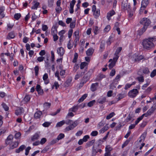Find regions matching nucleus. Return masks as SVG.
Returning a JSON list of instances; mask_svg holds the SVG:
<instances>
[{
    "mask_svg": "<svg viewBox=\"0 0 156 156\" xmlns=\"http://www.w3.org/2000/svg\"><path fill=\"white\" fill-rule=\"evenodd\" d=\"M90 71H89L83 77V79H85L86 81H87L89 79L90 75Z\"/></svg>",
    "mask_w": 156,
    "mask_h": 156,
    "instance_id": "obj_30",
    "label": "nucleus"
},
{
    "mask_svg": "<svg viewBox=\"0 0 156 156\" xmlns=\"http://www.w3.org/2000/svg\"><path fill=\"white\" fill-rule=\"evenodd\" d=\"M142 71L143 73L145 74H147L150 72L148 69L147 67L144 68Z\"/></svg>",
    "mask_w": 156,
    "mask_h": 156,
    "instance_id": "obj_42",
    "label": "nucleus"
},
{
    "mask_svg": "<svg viewBox=\"0 0 156 156\" xmlns=\"http://www.w3.org/2000/svg\"><path fill=\"white\" fill-rule=\"evenodd\" d=\"M39 68L38 66H36L34 68V70L35 71V75L37 76L38 73V71Z\"/></svg>",
    "mask_w": 156,
    "mask_h": 156,
    "instance_id": "obj_47",
    "label": "nucleus"
},
{
    "mask_svg": "<svg viewBox=\"0 0 156 156\" xmlns=\"http://www.w3.org/2000/svg\"><path fill=\"white\" fill-rule=\"evenodd\" d=\"M147 28L146 27H145L144 26V27L142 28L140 30V32H139V35H142L145 31Z\"/></svg>",
    "mask_w": 156,
    "mask_h": 156,
    "instance_id": "obj_34",
    "label": "nucleus"
},
{
    "mask_svg": "<svg viewBox=\"0 0 156 156\" xmlns=\"http://www.w3.org/2000/svg\"><path fill=\"white\" fill-rule=\"evenodd\" d=\"M31 149V147H28L25 149V154L26 155H27L28 154L30 150Z\"/></svg>",
    "mask_w": 156,
    "mask_h": 156,
    "instance_id": "obj_50",
    "label": "nucleus"
},
{
    "mask_svg": "<svg viewBox=\"0 0 156 156\" xmlns=\"http://www.w3.org/2000/svg\"><path fill=\"white\" fill-rule=\"evenodd\" d=\"M72 78H69L66 82V83L67 84V86H69L70 84L71 83L72 81Z\"/></svg>",
    "mask_w": 156,
    "mask_h": 156,
    "instance_id": "obj_45",
    "label": "nucleus"
},
{
    "mask_svg": "<svg viewBox=\"0 0 156 156\" xmlns=\"http://www.w3.org/2000/svg\"><path fill=\"white\" fill-rule=\"evenodd\" d=\"M115 73V69H112L109 75L110 76H114Z\"/></svg>",
    "mask_w": 156,
    "mask_h": 156,
    "instance_id": "obj_63",
    "label": "nucleus"
},
{
    "mask_svg": "<svg viewBox=\"0 0 156 156\" xmlns=\"http://www.w3.org/2000/svg\"><path fill=\"white\" fill-rule=\"evenodd\" d=\"M57 33V28L55 27H52L51 30V34L52 35L56 34Z\"/></svg>",
    "mask_w": 156,
    "mask_h": 156,
    "instance_id": "obj_32",
    "label": "nucleus"
},
{
    "mask_svg": "<svg viewBox=\"0 0 156 156\" xmlns=\"http://www.w3.org/2000/svg\"><path fill=\"white\" fill-rule=\"evenodd\" d=\"M141 24H144V26L147 27L150 24L151 22L150 20L147 18H144L140 21Z\"/></svg>",
    "mask_w": 156,
    "mask_h": 156,
    "instance_id": "obj_6",
    "label": "nucleus"
},
{
    "mask_svg": "<svg viewBox=\"0 0 156 156\" xmlns=\"http://www.w3.org/2000/svg\"><path fill=\"white\" fill-rule=\"evenodd\" d=\"M65 123L67 125H70L66 127L65 130L68 131L73 129L78 124L77 120L73 122L72 120L69 119L65 121Z\"/></svg>",
    "mask_w": 156,
    "mask_h": 156,
    "instance_id": "obj_2",
    "label": "nucleus"
},
{
    "mask_svg": "<svg viewBox=\"0 0 156 156\" xmlns=\"http://www.w3.org/2000/svg\"><path fill=\"white\" fill-rule=\"evenodd\" d=\"M98 85V83H93L91 86V90L92 91H95L97 89V87Z\"/></svg>",
    "mask_w": 156,
    "mask_h": 156,
    "instance_id": "obj_20",
    "label": "nucleus"
},
{
    "mask_svg": "<svg viewBox=\"0 0 156 156\" xmlns=\"http://www.w3.org/2000/svg\"><path fill=\"white\" fill-rule=\"evenodd\" d=\"M100 11L99 9H97L96 11L93 12V15L95 18L97 19L100 15Z\"/></svg>",
    "mask_w": 156,
    "mask_h": 156,
    "instance_id": "obj_26",
    "label": "nucleus"
},
{
    "mask_svg": "<svg viewBox=\"0 0 156 156\" xmlns=\"http://www.w3.org/2000/svg\"><path fill=\"white\" fill-rule=\"evenodd\" d=\"M144 58V57L142 55H140L137 56L136 58H135V61H138Z\"/></svg>",
    "mask_w": 156,
    "mask_h": 156,
    "instance_id": "obj_37",
    "label": "nucleus"
},
{
    "mask_svg": "<svg viewBox=\"0 0 156 156\" xmlns=\"http://www.w3.org/2000/svg\"><path fill=\"white\" fill-rule=\"evenodd\" d=\"M42 114L41 111H39L36 112L34 115V117L36 119H39Z\"/></svg>",
    "mask_w": 156,
    "mask_h": 156,
    "instance_id": "obj_24",
    "label": "nucleus"
},
{
    "mask_svg": "<svg viewBox=\"0 0 156 156\" xmlns=\"http://www.w3.org/2000/svg\"><path fill=\"white\" fill-rule=\"evenodd\" d=\"M51 105V103L46 102L44 104L43 106L45 109H47L49 108H50Z\"/></svg>",
    "mask_w": 156,
    "mask_h": 156,
    "instance_id": "obj_35",
    "label": "nucleus"
},
{
    "mask_svg": "<svg viewBox=\"0 0 156 156\" xmlns=\"http://www.w3.org/2000/svg\"><path fill=\"white\" fill-rule=\"evenodd\" d=\"M115 12L113 10L109 11L107 14V18L108 20H111V17L115 14Z\"/></svg>",
    "mask_w": 156,
    "mask_h": 156,
    "instance_id": "obj_11",
    "label": "nucleus"
},
{
    "mask_svg": "<svg viewBox=\"0 0 156 156\" xmlns=\"http://www.w3.org/2000/svg\"><path fill=\"white\" fill-rule=\"evenodd\" d=\"M90 138V136L88 135H86L83 138V140L84 141V142H86L87 141V140Z\"/></svg>",
    "mask_w": 156,
    "mask_h": 156,
    "instance_id": "obj_54",
    "label": "nucleus"
},
{
    "mask_svg": "<svg viewBox=\"0 0 156 156\" xmlns=\"http://www.w3.org/2000/svg\"><path fill=\"white\" fill-rule=\"evenodd\" d=\"M62 9L60 6H58V7H56L55 8L56 11L57 13H59L60 11L62 10Z\"/></svg>",
    "mask_w": 156,
    "mask_h": 156,
    "instance_id": "obj_62",
    "label": "nucleus"
},
{
    "mask_svg": "<svg viewBox=\"0 0 156 156\" xmlns=\"http://www.w3.org/2000/svg\"><path fill=\"white\" fill-rule=\"evenodd\" d=\"M46 141L47 140L46 138H43L42 139H41V141L40 142V144H43L45 143Z\"/></svg>",
    "mask_w": 156,
    "mask_h": 156,
    "instance_id": "obj_61",
    "label": "nucleus"
},
{
    "mask_svg": "<svg viewBox=\"0 0 156 156\" xmlns=\"http://www.w3.org/2000/svg\"><path fill=\"white\" fill-rule=\"evenodd\" d=\"M76 2V1L75 0H72L70 3V7H73Z\"/></svg>",
    "mask_w": 156,
    "mask_h": 156,
    "instance_id": "obj_64",
    "label": "nucleus"
},
{
    "mask_svg": "<svg viewBox=\"0 0 156 156\" xmlns=\"http://www.w3.org/2000/svg\"><path fill=\"white\" fill-rule=\"evenodd\" d=\"M147 4L145 3V1H143L141 3V10L144 9L146 7Z\"/></svg>",
    "mask_w": 156,
    "mask_h": 156,
    "instance_id": "obj_36",
    "label": "nucleus"
},
{
    "mask_svg": "<svg viewBox=\"0 0 156 156\" xmlns=\"http://www.w3.org/2000/svg\"><path fill=\"white\" fill-rule=\"evenodd\" d=\"M57 51L58 54L61 56H63L65 50L63 48L61 47L57 48Z\"/></svg>",
    "mask_w": 156,
    "mask_h": 156,
    "instance_id": "obj_13",
    "label": "nucleus"
},
{
    "mask_svg": "<svg viewBox=\"0 0 156 156\" xmlns=\"http://www.w3.org/2000/svg\"><path fill=\"white\" fill-rule=\"evenodd\" d=\"M132 117L130 115V114H129L128 116L126 118L125 121L126 122H128L129 121L132 120Z\"/></svg>",
    "mask_w": 156,
    "mask_h": 156,
    "instance_id": "obj_46",
    "label": "nucleus"
},
{
    "mask_svg": "<svg viewBox=\"0 0 156 156\" xmlns=\"http://www.w3.org/2000/svg\"><path fill=\"white\" fill-rule=\"evenodd\" d=\"M33 2L34 3V4L33 6L31 7V9H37L38 6L40 4V3L39 2H37L35 1H34Z\"/></svg>",
    "mask_w": 156,
    "mask_h": 156,
    "instance_id": "obj_28",
    "label": "nucleus"
},
{
    "mask_svg": "<svg viewBox=\"0 0 156 156\" xmlns=\"http://www.w3.org/2000/svg\"><path fill=\"white\" fill-rule=\"evenodd\" d=\"M141 72L138 71L137 72L138 75H140V76L137 77L136 79L140 82H143L144 81V79L143 76L140 74Z\"/></svg>",
    "mask_w": 156,
    "mask_h": 156,
    "instance_id": "obj_14",
    "label": "nucleus"
},
{
    "mask_svg": "<svg viewBox=\"0 0 156 156\" xmlns=\"http://www.w3.org/2000/svg\"><path fill=\"white\" fill-rule=\"evenodd\" d=\"M105 76L102 74H100L99 75V77L97 78L98 80H101L102 78L105 77Z\"/></svg>",
    "mask_w": 156,
    "mask_h": 156,
    "instance_id": "obj_55",
    "label": "nucleus"
},
{
    "mask_svg": "<svg viewBox=\"0 0 156 156\" xmlns=\"http://www.w3.org/2000/svg\"><path fill=\"white\" fill-rule=\"evenodd\" d=\"M156 109V106L153 105L147 111L148 114L151 115Z\"/></svg>",
    "mask_w": 156,
    "mask_h": 156,
    "instance_id": "obj_17",
    "label": "nucleus"
},
{
    "mask_svg": "<svg viewBox=\"0 0 156 156\" xmlns=\"http://www.w3.org/2000/svg\"><path fill=\"white\" fill-rule=\"evenodd\" d=\"M73 32V30L72 29H71L69 30L68 33V37L69 38H70L71 37L72 34Z\"/></svg>",
    "mask_w": 156,
    "mask_h": 156,
    "instance_id": "obj_56",
    "label": "nucleus"
},
{
    "mask_svg": "<svg viewBox=\"0 0 156 156\" xmlns=\"http://www.w3.org/2000/svg\"><path fill=\"white\" fill-rule=\"evenodd\" d=\"M80 106L77 105L73 107L72 108H69V112H76L78 110Z\"/></svg>",
    "mask_w": 156,
    "mask_h": 156,
    "instance_id": "obj_23",
    "label": "nucleus"
},
{
    "mask_svg": "<svg viewBox=\"0 0 156 156\" xmlns=\"http://www.w3.org/2000/svg\"><path fill=\"white\" fill-rule=\"evenodd\" d=\"M84 73L85 72H79L78 71L77 73V74L75 76V80L78 79L80 77L83 76L84 75Z\"/></svg>",
    "mask_w": 156,
    "mask_h": 156,
    "instance_id": "obj_21",
    "label": "nucleus"
},
{
    "mask_svg": "<svg viewBox=\"0 0 156 156\" xmlns=\"http://www.w3.org/2000/svg\"><path fill=\"white\" fill-rule=\"evenodd\" d=\"M40 132L36 133L31 137V140L33 141L35 140L38 139L40 137Z\"/></svg>",
    "mask_w": 156,
    "mask_h": 156,
    "instance_id": "obj_12",
    "label": "nucleus"
},
{
    "mask_svg": "<svg viewBox=\"0 0 156 156\" xmlns=\"http://www.w3.org/2000/svg\"><path fill=\"white\" fill-rule=\"evenodd\" d=\"M156 39V37L154 36L144 39L142 42L143 48L147 50H150L153 48L154 45L153 42L155 41Z\"/></svg>",
    "mask_w": 156,
    "mask_h": 156,
    "instance_id": "obj_1",
    "label": "nucleus"
},
{
    "mask_svg": "<svg viewBox=\"0 0 156 156\" xmlns=\"http://www.w3.org/2000/svg\"><path fill=\"white\" fill-rule=\"evenodd\" d=\"M95 140L94 139L88 142L86 144V147L87 148L92 146L95 142Z\"/></svg>",
    "mask_w": 156,
    "mask_h": 156,
    "instance_id": "obj_25",
    "label": "nucleus"
},
{
    "mask_svg": "<svg viewBox=\"0 0 156 156\" xmlns=\"http://www.w3.org/2000/svg\"><path fill=\"white\" fill-rule=\"evenodd\" d=\"M51 122H45L42 124V126L44 127H48L51 124Z\"/></svg>",
    "mask_w": 156,
    "mask_h": 156,
    "instance_id": "obj_48",
    "label": "nucleus"
},
{
    "mask_svg": "<svg viewBox=\"0 0 156 156\" xmlns=\"http://www.w3.org/2000/svg\"><path fill=\"white\" fill-rule=\"evenodd\" d=\"M156 75V69L154 70L151 73L150 76L151 77H154Z\"/></svg>",
    "mask_w": 156,
    "mask_h": 156,
    "instance_id": "obj_52",
    "label": "nucleus"
},
{
    "mask_svg": "<svg viewBox=\"0 0 156 156\" xmlns=\"http://www.w3.org/2000/svg\"><path fill=\"white\" fill-rule=\"evenodd\" d=\"M21 16L20 13H16L14 15V18L16 20H18Z\"/></svg>",
    "mask_w": 156,
    "mask_h": 156,
    "instance_id": "obj_41",
    "label": "nucleus"
},
{
    "mask_svg": "<svg viewBox=\"0 0 156 156\" xmlns=\"http://www.w3.org/2000/svg\"><path fill=\"white\" fill-rule=\"evenodd\" d=\"M101 142H103V141L100 140L96 141L94 144L92 148V156H95L96 154V149L95 148L100 147V145L101 144Z\"/></svg>",
    "mask_w": 156,
    "mask_h": 156,
    "instance_id": "obj_3",
    "label": "nucleus"
},
{
    "mask_svg": "<svg viewBox=\"0 0 156 156\" xmlns=\"http://www.w3.org/2000/svg\"><path fill=\"white\" fill-rule=\"evenodd\" d=\"M122 49V48L121 47H119L116 50L114 54V57L117 58L118 59L119 58V54L120 52Z\"/></svg>",
    "mask_w": 156,
    "mask_h": 156,
    "instance_id": "obj_16",
    "label": "nucleus"
},
{
    "mask_svg": "<svg viewBox=\"0 0 156 156\" xmlns=\"http://www.w3.org/2000/svg\"><path fill=\"white\" fill-rule=\"evenodd\" d=\"M15 36L13 32L12 31L9 33L7 36L6 38L8 39H10L14 38Z\"/></svg>",
    "mask_w": 156,
    "mask_h": 156,
    "instance_id": "obj_19",
    "label": "nucleus"
},
{
    "mask_svg": "<svg viewBox=\"0 0 156 156\" xmlns=\"http://www.w3.org/2000/svg\"><path fill=\"white\" fill-rule=\"evenodd\" d=\"M54 0H48V6L52 7L54 3Z\"/></svg>",
    "mask_w": 156,
    "mask_h": 156,
    "instance_id": "obj_43",
    "label": "nucleus"
},
{
    "mask_svg": "<svg viewBox=\"0 0 156 156\" xmlns=\"http://www.w3.org/2000/svg\"><path fill=\"white\" fill-rule=\"evenodd\" d=\"M19 142L18 141H16L10 144L9 149H12L17 147L19 144Z\"/></svg>",
    "mask_w": 156,
    "mask_h": 156,
    "instance_id": "obj_10",
    "label": "nucleus"
},
{
    "mask_svg": "<svg viewBox=\"0 0 156 156\" xmlns=\"http://www.w3.org/2000/svg\"><path fill=\"white\" fill-rule=\"evenodd\" d=\"M115 115V114L114 112H111L107 116L106 118L107 119H109L113 117Z\"/></svg>",
    "mask_w": 156,
    "mask_h": 156,
    "instance_id": "obj_38",
    "label": "nucleus"
},
{
    "mask_svg": "<svg viewBox=\"0 0 156 156\" xmlns=\"http://www.w3.org/2000/svg\"><path fill=\"white\" fill-rule=\"evenodd\" d=\"M65 136V135L64 134L61 133L57 136V138L58 141L62 139Z\"/></svg>",
    "mask_w": 156,
    "mask_h": 156,
    "instance_id": "obj_40",
    "label": "nucleus"
},
{
    "mask_svg": "<svg viewBox=\"0 0 156 156\" xmlns=\"http://www.w3.org/2000/svg\"><path fill=\"white\" fill-rule=\"evenodd\" d=\"M26 147V146L24 145H21L20 147L16 150L15 152L16 153H19L20 151H23Z\"/></svg>",
    "mask_w": 156,
    "mask_h": 156,
    "instance_id": "obj_15",
    "label": "nucleus"
},
{
    "mask_svg": "<svg viewBox=\"0 0 156 156\" xmlns=\"http://www.w3.org/2000/svg\"><path fill=\"white\" fill-rule=\"evenodd\" d=\"M88 94H83L82 96L78 100V102L80 103L83 101L87 97Z\"/></svg>",
    "mask_w": 156,
    "mask_h": 156,
    "instance_id": "obj_27",
    "label": "nucleus"
},
{
    "mask_svg": "<svg viewBox=\"0 0 156 156\" xmlns=\"http://www.w3.org/2000/svg\"><path fill=\"white\" fill-rule=\"evenodd\" d=\"M111 29V27L110 25H108L104 29V31L106 32H108Z\"/></svg>",
    "mask_w": 156,
    "mask_h": 156,
    "instance_id": "obj_51",
    "label": "nucleus"
},
{
    "mask_svg": "<svg viewBox=\"0 0 156 156\" xmlns=\"http://www.w3.org/2000/svg\"><path fill=\"white\" fill-rule=\"evenodd\" d=\"M98 133L97 131H92L91 133V135L92 136H96L98 134Z\"/></svg>",
    "mask_w": 156,
    "mask_h": 156,
    "instance_id": "obj_58",
    "label": "nucleus"
},
{
    "mask_svg": "<svg viewBox=\"0 0 156 156\" xmlns=\"http://www.w3.org/2000/svg\"><path fill=\"white\" fill-rule=\"evenodd\" d=\"M65 123V120H62L58 122L56 126L57 127H60Z\"/></svg>",
    "mask_w": 156,
    "mask_h": 156,
    "instance_id": "obj_31",
    "label": "nucleus"
},
{
    "mask_svg": "<svg viewBox=\"0 0 156 156\" xmlns=\"http://www.w3.org/2000/svg\"><path fill=\"white\" fill-rule=\"evenodd\" d=\"M108 129V127L107 125H105L103 128L101 129L99 131V132L100 133H103L105 131H106Z\"/></svg>",
    "mask_w": 156,
    "mask_h": 156,
    "instance_id": "obj_29",
    "label": "nucleus"
},
{
    "mask_svg": "<svg viewBox=\"0 0 156 156\" xmlns=\"http://www.w3.org/2000/svg\"><path fill=\"white\" fill-rule=\"evenodd\" d=\"M118 59L117 58L114 57L113 60L112 59H110L109 60V62H111L109 65V68L110 69H111L115 66Z\"/></svg>",
    "mask_w": 156,
    "mask_h": 156,
    "instance_id": "obj_7",
    "label": "nucleus"
},
{
    "mask_svg": "<svg viewBox=\"0 0 156 156\" xmlns=\"http://www.w3.org/2000/svg\"><path fill=\"white\" fill-rule=\"evenodd\" d=\"M146 136V134L145 133L142 134L140 137V140H139V142L141 143V142L144 141Z\"/></svg>",
    "mask_w": 156,
    "mask_h": 156,
    "instance_id": "obj_33",
    "label": "nucleus"
},
{
    "mask_svg": "<svg viewBox=\"0 0 156 156\" xmlns=\"http://www.w3.org/2000/svg\"><path fill=\"white\" fill-rule=\"evenodd\" d=\"M100 104H103L106 102H107L106 98L105 97L101 96L98 99L97 101Z\"/></svg>",
    "mask_w": 156,
    "mask_h": 156,
    "instance_id": "obj_8",
    "label": "nucleus"
},
{
    "mask_svg": "<svg viewBox=\"0 0 156 156\" xmlns=\"http://www.w3.org/2000/svg\"><path fill=\"white\" fill-rule=\"evenodd\" d=\"M95 102V100H93L89 102L87 104V105L88 106L91 107L92 106Z\"/></svg>",
    "mask_w": 156,
    "mask_h": 156,
    "instance_id": "obj_44",
    "label": "nucleus"
},
{
    "mask_svg": "<svg viewBox=\"0 0 156 156\" xmlns=\"http://www.w3.org/2000/svg\"><path fill=\"white\" fill-rule=\"evenodd\" d=\"M60 111V109H58L57 110V111L56 112H54L53 113H52L50 114V115L52 116L55 115L59 113Z\"/></svg>",
    "mask_w": 156,
    "mask_h": 156,
    "instance_id": "obj_59",
    "label": "nucleus"
},
{
    "mask_svg": "<svg viewBox=\"0 0 156 156\" xmlns=\"http://www.w3.org/2000/svg\"><path fill=\"white\" fill-rule=\"evenodd\" d=\"M88 63L86 62H82L80 64V68L81 69H83L84 67L87 65Z\"/></svg>",
    "mask_w": 156,
    "mask_h": 156,
    "instance_id": "obj_39",
    "label": "nucleus"
},
{
    "mask_svg": "<svg viewBox=\"0 0 156 156\" xmlns=\"http://www.w3.org/2000/svg\"><path fill=\"white\" fill-rule=\"evenodd\" d=\"M127 2L126 1H123L122 3V8L124 10H126L129 12L131 10V9L129 4H128Z\"/></svg>",
    "mask_w": 156,
    "mask_h": 156,
    "instance_id": "obj_4",
    "label": "nucleus"
},
{
    "mask_svg": "<svg viewBox=\"0 0 156 156\" xmlns=\"http://www.w3.org/2000/svg\"><path fill=\"white\" fill-rule=\"evenodd\" d=\"M51 61L52 62H53L55 60V55L54 52L53 51H51Z\"/></svg>",
    "mask_w": 156,
    "mask_h": 156,
    "instance_id": "obj_60",
    "label": "nucleus"
},
{
    "mask_svg": "<svg viewBox=\"0 0 156 156\" xmlns=\"http://www.w3.org/2000/svg\"><path fill=\"white\" fill-rule=\"evenodd\" d=\"M94 51V50L92 48H90L88 49L86 51V53L87 56L91 55Z\"/></svg>",
    "mask_w": 156,
    "mask_h": 156,
    "instance_id": "obj_22",
    "label": "nucleus"
},
{
    "mask_svg": "<svg viewBox=\"0 0 156 156\" xmlns=\"http://www.w3.org/2000/svg\"><path fill=\"white\" fill-rule=\"evenodd\" d=\"M105 47V44L104 43H103L102 42L100 44V51L101 52H102L104 49Z\"/></svg>",
    "mask_w": 156,
    "mask_h": 156,
    "instance_id": "obj_53",
    "label": "nucleus"
},
{
    "mask_svg": "<svg viewBox=\"0 0 156 156\" xmlns=\"http://www.w3.org/2000/svg\"><path fill=\"white\" fill-rule=\"evenodd\" d=\"M2 105L5 111H7L9 110V107L5 103H2Z\"/></svg>",
    "mask_w": 156,
    "mask_h": 156,
    "instance_id": "obj_49",
    "label": "nucleus"
},
{
    "mask_svg": "<svg viewBox=\"0 0 156 156\" xmlns=\"http://www.w3.org/2000/svg\"><path fill=\"white\" fill-rule=\"evenodd\" d=\"M30 97L29 95H26L24 98V100L25 101L27 102L30 100Z\"/></svg>",
    "mask_w": 156,
    "mask_h": 156,
    "instance_id": "obj_57",
    "label": "nucleus"
},
{
    "mask_svg": "<svg viewBox=\"0 0 156 156\" xmlns=\"http://www.w3.org/2000/svg\"><path fill=\"white\" fill-rule=\"evenodd\" d=\"M36 89L39 94L42 95L44 93L43 90L41 89V87L40 85L37 84V85Z\"/></svg>",
    "mask_w": 156,
    "mask_h": 156,
    "instance_id": "obj_9",
    "label": "nucleus"
},
{
    "mask_svg": "<svg viewBox=\"0 0 156 156\" xmlns=\"http://www.w3.org/2000/svg\"><path fill=\"white\" fill-rule=\"evenodd\" d=\"M23 111L22 108H19L15 111V114L17 115H20L23 112Z\"/></svg>",
    "mask_w": 156,
    "mask_h": 156,
    "instance_id": "obj_18",
    "label": "nucleus"
},
{
    "mask_svg": "<svg viewBox=\"0 0 156 156\" xmlns=\"http://www.w3.org/2000/svg\"><path fill=\"white\" fill-rule=\"evenodd\" d=\"M139 93V91L136 89H133L130 90L128 93V96L131 98H134Z\"/></svg>",
    "mask_w": 156,
    "mask_h": 156,
    "instance_id": "obj_5",
    "label": "nucleus"
}]
</instances>
